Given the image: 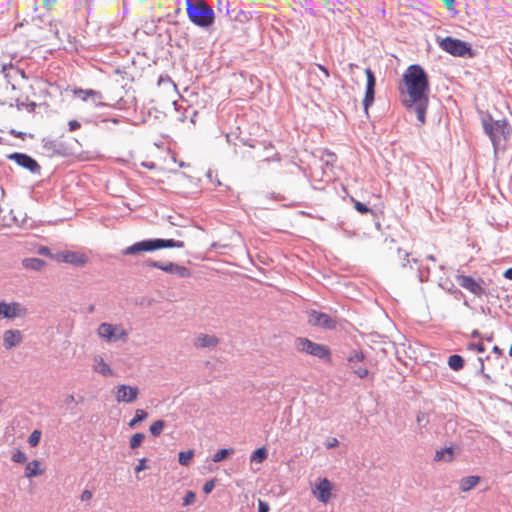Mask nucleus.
<instances>
[{"label":"nucleus","instance_id":"21","mask_svg":"<svg viewBox=\"0 0 512 512\" xmlns=\"http://www.w3.org/2000/svg\"><path fill=\"white\" fill-rule=\"evenodd\" d=\"M481 478L479 476H466L463 477L460 482V489L463 492H468L472 490L476 485L480 482Z\"/></svg>","mask_w":512,"mask_h":512},{"label":"nucleus","instance_id":"15","mask_svg":"<svg viewBox=\"0 0 512 512\" xmlns=\"http://www.w3.org/2000/svg\"><path fill=\"white\" fill-rule=\"evenodd\" d=\"M54 260L77 267H82L87 263V257L84 254L75 251H62L56 253Z\"/></svg>","mask_w":512,"mask_h":512},{"label":"nucleus","instance_id":"62","mask_svg":"<svg viewBox=\"0 0 512 512\" xmlns=\"http://www.w3.org/2000/svg\"><path fill=\"white\" fill-rule=\"evenodd\" d=\"M25 106H26L25 102H20L19 100L16 101V107H17L18 110H21Z\"/></svg>","mask_w":512,"mask_h":512},{"label":"nucleus","instance_id":"63","mask_svg":"<svg viewBox=\"0 0 512 512\" xmlns=\"http://www.w3.org/2000/svg\"><path fill=\"white\" fill-rule=\"evenodd\" d=\"M472 338H481V334L478 330H473L471 333Z\"/></svg>","mask_w":512,"mask_h":512},{"label":"nucleus","instance_id":"37","mask_svg":"<svg viewBox=\"0 0 512 512\" xmlns=\"http://www.w3.org/2000/svg\"><path fill=\"white\" fill-rule=\"evenodd\" d=\"M144 439H145L144 433H140V432L135 433L130 439V448L136 449V448L140 447L142 442L144 441Z\"/></svg>","mask_w":512,"mask_h":512},{"label":"nucleus","instance_id":"22","mask_svg":"<svg viewBox=\"0 0 512 512\" xmlns=\"http://www.w3.org/2000/svg\"><path fill=\"white\" fill-rule=\"evenodd\" d=\"M22 265L26 269L39 271L44 267L45 261L42 259H39V258L29 257V258H24L22 260Z\"/></svg>","mask_w":512,"mask_h":512},{"label":"nucleus","instance_id":"32","mask_svg":"<svg viewBox=\"0 0 512 512\" xmlns=\"http://www.w3.org/2000/svg\"><path fill=\"white\" fill-rule=\"evenodd\" d=\"M170 274L177 275L180 278H188L191 276V272L187 267L176 263L174 264Z\"/></svg>","mask_w":512,"mask_h":512},{"label":"nucleus","instance_id":"14","mask_svg":"<svg viewBox=\"0 0 512 512\" xmlns=\"http://www.w3.org/2000/svg\"><path fill=\"white\" fill-rule=\"evenodd\" d=\"M138 394V387H132L126 384H121L114 388L115 399L119 403H132L137 399Z\"/></svg>","mask_w":512,"mask_h":512},{"label":"nucleus","instance_id":"17","mask_svg":"<svg viewBox=\"0 0 512 512\" xmlns=\"http://www.w3.org/2000/svg\"><path fill=\"white\" fill-rule=\"evenodd\" d=\"M43 148L51 153L52 155L66 156L68 155L67 148L64 143L52 140V139H44L43 140Z\"/></svg>","mask_w":512,"mask_h":512},{"label":"nucleus","instance_id":"27","mask_svg":"<svg viewBox=\"0 0 512 512\" xmlns=\"http://www.w3.org/2000/svg\"><path fill=\"white\" fill-rule=\"evenodd\" d=\"M453 459V450L451 447H446L442 450L436 451L434 460L435 461H451Z\"/></svg>","mask_w":512,"mask_h":512},{"label":"nucleus","instance_id":"16","mask_svg":"<svg viewBox=\"0 0 512 512\" xmlns=\"http://www.w3.org/2000/svg\"><path fill=\"white\" fill-rule=\"evenodd\" d=\"M332 483L327 478L320 479L312 490L318 501L327 504L332 496Z\"/></svg>","mask_w":512,"mask_h":512},{"label":"nucleus","instance_id":"45","mask_svg":"<svg viewBox=\"0 0 512 512\" xmlns=\"http://www.w3.org/2000/svg\"><path fill=\"white\" fill-rule=\"evenodd\" d=\"M215 487V481L213 479L211 480H208L205 482V484L203 485V492L205 494H209L212 492V490L214 489Z\"/></svg>","mask_w":512,"mask_h":512},{"label":"nucleus","instance_id":"57","mask_svg":"<svg viewBox=\"0 0 512 512\" xmlns=\"http://www.w3.org/2000/svg\"><path fill=\"white\" fill-rule=\"evenodd\" d=\"M317 67L324 73L326 78L329 77V71L325 66L318 64Z\"/></svg>","mask_w":512,"mask_h":512},{"label":"nucleus","instance_id":"56","mask_svg":"<svg viewBox=\"0 0 512 512\" xmlns=\"http://www.w3.org/2000/svg\"><path fill=\"white\" fill-rule=\"evenodd\" d=\"M503 276L506 278V279H509V280H512V267L511 268H508Z\"/></svg>","mask_w":512,"mask_h":512},{"label":"nucleus","instance_id":"59","mask_svg":"<svg viewBox=\"0 0 512 512\" xmlns=\"http://www.w3.org/2000/svg\"><path fill=\"white\" fill-rule=\"evenodd\" d=\"M35 107H36L35 102L26 103V106H25V108H27L30 112L34 111Z\"/></svg>","mask_w":512,"mask_h":512},{"label":"nucleus","instance_id":"34","mask_svg":"<svg viewBox=\"0 0 512 512\" xmlns=\"http://www.w3.org/2000/svg\"><path fill=\"white\" fill-rule=\"evenodd\" d=\"M164 427L165 422L163 420H157L150 425L149 431L152 436L157 437L162 433Z\"/></svg>","mask_w":512,"mask_h":512},{"label":"nucleus","instance_id":"3","mask_svg":"<svg viewBox=\"0 0 512 512\" xmlns=\"http://www.w3.org/2000/svg\"><path fill=\"white\" fill-rule=\"evenodd\" d=\"M189 20L196 26L207 29L215 22V12L208 2H185Z\"/></svg>","mask_w":512,"mask_h":512},{"label":"nucleus","instance_id":"39","mask_svg":"<svg viewBox=\"0 0 512 512\" xmlns=\"http://www.w3.org/2000/svg\"><path fill=\"white\" fill-rule=\"evenodd\" d=\"M41 439V431L34 430L28 437V443L31 447H35L39 444Z\"/></svg>","mask_w":512,"mask_h":512},{"label":"nucleus","instance_id":"20","mask_svg":"<svg viewBox=\"0 0 512 512\" xmlns=\"http://www.w3.org/2000/svg\"><path fill=\"white\" fill-rule=\"evenodd\" d=\"M94 370H95V372H97L105 377H109V376L113 375V371L110 368V366L100 356H96L94 358Z\"/></svg>","mask_w":512,"mask_h":512},{"label":"nucleus","instance_id":"6","mask_svg":"<svg viewBox=\"0 0 512 512\" xmlns=\"http://www.w3.org/2000/svg\"><path fill=\"white\" fill-rule=\"evenodd\" d=\"M456 281L461 288L467 290L478 298L491 295V293L484 287L485 280L481 277L475 279L472 276L457 274Z\"/></svg>","mask_w":512,"mask_h":512},{"label":"nucleus","instance_id":"26","mask_svg":"<svg viewBox=\"0 0 512 512\" xmlns=\"http://www.w3.org/2000/svg\"><path fill=\"white\" fill-rule=\"evenodd\" d=\"M267 456V449L265 447H260L253 451L250 457V461L255 463H262L263 461L266 460Z\"/></svg>","mask_w":512,"mask_h":512},{"label":"nucleus","instance_id":"47","mask_svg":"<svg viewBox=\"0 0 512 512\" xmlns=\"http://www.w3.org/2000/svg\"><path fill=\"white\" fill-rule=\"evenodd\" d=\"M397 252H398V255L400 258H402V263L401 265L403 267H405L407 265V263L409 262V253L408 252H403V255H402V250L400 248L397 249Z\"/></svg>","mask_w":512,"mask_h":512},{"label":"nucleus","instance_id":"46","mask_svg":"<svg viewBox=\"0 0 512 512\" xmlns=\"http://www.w3.org/2000/svg\"><path fill=\"white\" fill-rule=\"evenodd\" d=\"M38 253L43 256H48L54 259L55 254H52L51 250L46 246H40L38 249Z\"/></svg>","mask_w":512,"mask_h":512},{"label":"nucleus","instance_id":"4","mask_svg":"<svg viewBox=\"0 0 512 512\" xmlns=\"http://www.w3.org/2000/svg\"><path fill=\"white\" fill-rule=\"evenodd\" d=\"M484 132L489 136L495 149L501 141L506 139L507 121L504 119L494 120L490 115L482 120Z\"/></svg>","mask_w":512,"mask_h":512},{"label":"nucleus","instance_id":"31","mask_svg":"<svg viewBox=\"0 0 512 512\" xmlns=\"http://www.w3.org/2000/svg\"><path fill=\"white\" fill-rule=\"evenodd\" d=\"M170 274L177 275L180 278H188L191 276V272L187 267L176 263L174 264Z\"/></svg>","mask_w":512,"mask_h":512},{"label":"nucleus","instance_id":"2","mask_svg":"<svg viewBox=\"0 0 512 512\" xmlns=\"http://www.w3.org/2000/svg\"><path fill=\"white\" fill-rule=\"evenodd\" d=\"M183 241L174 239L150 238L135 242L123 250L124 255H135L141 252H153L164 248H184Z\"/></svg>","mask_w":512,"mask_h":512},{"label":"nucleus","instance_id":"33","mask_svg":"<svg viewBox=\"0 0 512 512\" xmlns=\"http://www.w3.org/2000/svg\"><path fill=\"white\" fill-rule=\"evenodd\" d=\"M148 417V413L143 409H137L135 411L134 418L129 422V427L134 428L138 423L144 421Z\"/></svg>","mask_w":512,"mask_h":512},{"label":"nucleus","instance_id":"50","mask_svg":"<svg viewBox=\"0 0 512 512\" xmlns=\"http://www.w3.org/2000/svg\"><path fill=\"white\" fill-rule=\"evenodd\" d=\"M9 134H11V135H13V136H15V137H17V138H20V139H22V140H24V139H25V137H26V135H27L25 132L17 131V130H15V129H11V130L9 131Z\"/></svg>","mask_w":512,"mask_h":512},{"label":"nucleus","instance_id":"35","mask_svg":"<svg viewBox=\"0 0 512 512\" xmlns=\"http://www.w3.org/2000/svg\"><path fill=\"white\" fill-rule=\"evenodd\" d=\"M193 455V450L181 451L178 454V462L183 466H187L190 463Z\"/></svg>","mask_w":512,"mask_h":512},{"label":"nucleus","instance_id":"19","mask_svg":"<svg viewBox=\"0 0 512 512\" xmlns=\"http://www.w3.org/2000/svg\"><path fill=\"white\" fill-rule=\"evenodd\" d=\"M218 344V339L213 335L200 334L195 338L194 345L197 348H213Z\"/></svg>","mask_w":512,"mask_h":512},{"label":"nucleus","instance_id":"1","mask_svg":"<svg viewBox=\"0 0 512 512\" xmlns=\"http://www.w3.org/2000/svg\"><path fill=\"white\" fill-rule=\"evenodd\" d=\"M402 81L404 87L399 88L400 93L406 95L403 105L416 114L421 125L425 124L430 92L428 74L421 65L412 64L403 73Z\"/></svg>","mask_w":512,"mask_h":512},{"label":"nucleus","instance_id":"28","mask_svg":"<svg viewBox=\"0 0 512 512\" xmlns=\"http://www.w3.org/2000/svg\"><path fill=\"white\" fill-rule=\"evenodd\" d=\"M74 95L83 101H88L90 96L99 97L96 90L77 88L73 91Z\"/></svg>","mask_w":512,"mask_h":512},{"label":"nucleus","instance_id":"24","mask_svg":"<svg viewBox=\"0 0 512 512\" xmlns=\"http://www.w3.org/2000/svg\"><path fill=\"white\" fill-rule=\"evenodd\" d=\"M174 264H175L174 262L162 263V262L155 261L152 259H149L146 261V266L160 269L166 273H171Z\"/></svg>","mask_w":512,"mask_h":512},{"label":"nucleus","instance_id":"18","mask_svg":"<svg viewBox=\"0 0 512 512\" xmlns=\"http://www.w3.org/2000/svg\"><path fill=\"white\" fill-rule=\"evenodd\" d=\"M23 336L20 330L9 329L3 334V344L6 349H12L22 342Z\"/></svg>","mask_w":512,"mask_h":512},{"label":"nucleus","instance_id":"43","mask_svg":"<svg viewBox=\"0 0 512 512\" xmlns=\"http://www.w3.org/2000/svg\"><path fill=\"white\" fill-rule=\"evenodd\" d=\"M196 495L193 491H188L183 498V505H191L195 501Z\"/></svg>","mask_w":512,"mask_h":512},{"label":"nucleus","instance_id":"13","mask_svg":"<svg viewBox=\"0 0 512 512\" xmlns=\"http://www.w3.org/2000/svg\"><path fill=\"white\" fill-rule=\"evenodd\" d=\"M364 358L363 352L358 350L351 351L347 357L349 368L361 379L366 378L369 374L367 368L360 366Z\"/></svg>","mask_w":512,"mask_h":512},{"label":"nucleus","instance_id":"29","mask_svg":"<svg viewBox=\"0 0 512 512\" xmlns=\"http://www.w3.org/2000/svg\"><path fill=\"white\" fill-rule=\"evenodd\" d=\"M234 450L232 448H224L218 450L212 457V461L215 463L225 460L228 456L232 455Z\"/></svg>","mask_w":512,"mask_h":512},{"label":"nucleus","instance_id":"8","mask_svg":"<svg viewBox=\"0 0 512 512\" xmlns=\"http://www.w3.org/2000/svg\"><path fill=\"white\" fill-rule=\"evenodd\" d=\"M440 47L445 52L457 57H464L467 54L471 55L472 51L469 43L449 36L441 40Z\"/></svg>","mask_w":512,"mask_h":512},{"label":"nucleus","instance_id":"53","mask_svg":"<svg viewBox=\"0 0 512 512\" xmlns=\"http://www.w3.org/2000/svg\"><path fill=\"white\" fill-rule=\"evenodd\" d=\"M264 161H267V162H271V161H273V162H279V161H281V156H280V154H279V153H277V152H276V153H274V154H273V156H271V157H269V156H268V157H266V158L264 159Z\"/></svg>","mask_w":512,"mask_h":512},{"label":"nucleus","instance_id":"55","mask_svg":"<svg viewBox=\"0 0 512 512\" xmlns=\"http://www.w3.org/2000/svg\"><path fill=\"white\" fill-rule=\"evenodd\" d=\"M338 443H339V442H338V440H337L336 438H331V439L327 442L326 447H327V448H334V447H336V446L338 445Z\"/></svg>","mask_w":512,"mask_h":512},{"label":"nucleus","instance_id":"41","mask_svg":"<svg viewBox=\"0 0 512 512\" xmlns=\"http://www.w3.org/2000/svg\"><path fill=\"white\" fill-rule=\"evenodd\" d=\"M352 201L354 202V208L361 214H367L372 213V210L364 203L355 200L352 198Z\"/></svg>","mask_w":512,"mask_h":512},{"label":"nucleus","instance_id":"12","mask_svg":"<svg viewBox=\"0 0 512 512\" xmlns=\"http://www.w3.org/2000/svg\"><path fill=\"white\" fill-rule=\"evenodd\" d=\"M27 314L28 309L19 302H0V316L4 318L13 319L16 317H25Z\"/></svg>","mask_w":512,"mask_h":512},{"label":"nucleus","instance_id":"61","mask_svg":"<svg viewBox=\"0 0 512 512\" xmlns=\"http://www.w3.org/2000/svg\"><path fill=\"white\" fill-rule=\"evenodd\" d=\"M449 284H450V286H451V287H448V286H447V282H445V283H439V286H440V287H442L443 289H447V290L451 291V288H453V287H454V285H453L451 282H449Z\"/></svg>","mask_w":512,"mask_h":512},{"label":"nucleus","instance_id":"23","mask_svg":"<svg viewBox=\"0 0 512 512\" xmlns=\"http://www.w3.org/2000/svg\"><path fill=\"white\" fill-rule=\"evenodd\" d=\"M43 472L44 470L40 468V462L38 460L29 462L25 467V477L27 478L42 475Z\"/></svg>","mask_w":512,"mask_h":512},{"label":"nucleus","instance_id":"48","mask_svg":"<svg viewBox=\"0 0 512 512\" xmlns=\"http://www.w3.org/2000/svg\"><path fill=\"white\" fill-rule=\"evenodd\" d=\"M269 504L263 500H258V512H269Z\"/></svg>","mask_w":512,"mask_h":512},{"label":"nucleus","instance_id":"58","mask_svg":"<svg viewBox=\"0 0 512 512\" xmlns=\"http://www.w3.org/2000/svg\"><path fill=\"white\" fill-rule=\"evenodd\" d=\"M52 3H53V2H50V1H47V2H41V8H42L43 10H49V9H50V7H51V4H52Z\"/></svg>","mask_w":512,"mask_h":512},{"label":"nucleus","instance_id":"49","mask_svg":"<svg viewBox=\"0 0 512 512\" xmlns=\"http://www.w3.org/2000/svg\"><path fill=\"white\" fill-rule=\"evenodd\" d=\"M146 458H142L139 460V463L137 464V466L135 467V472H141L145 469H147V466H146Z\"/></svg>","mask_w":512,"mask_h":512},{"label":"nucleus","instance_id":"60","mask_svg":"<svg viewBox=\"0 0 512 512\" xmlns=\"http://www.w3.org/2000/svg\"><path fill=\"white\" fill-rule=\"evenodd\" d=\"M206 176H207V178H208L211 182H213V181H214V180H213L214 176L216 177L217 175H216L212 170H209V171L206 173Z\"/></svg>","mask_w":512,"mask_h":512},{"label":"nucleus","instance_id":"42","mask_svg":"<svg viewBox=\"0 0 512 512\" xmlns=\"http://www.w3.org/2000/svg\"><path fill=\"white\" fill-rule=\"evenodd\" d=\"M97 94L99 97L96 96H90L89 100L93 103L95 107H103L106 104L102 102L103 95L100 91H97Z\"/></svg>","mask_w":512,"mask_h":512},{"label":"nucleus","instance_id":"40","mask_svg":"<svg viewBox=\"0 0 512 512\" xmlns=\"http://www.w3.org/2000/svg\"><path fill=\"white\" fill-rule=\"evenodd\" d=\"M11 460L15 463H25L27 461V456L24 452H22L21 450L17 449L13 452L12 456H11Z\"/></svg>","mask_w":512,"mask_h":512},{"label":"nucleus","instance_id":"36","mask_svg":"<svg viewBox=\"0 0 512 512\" xmlns=\"http://www.w3.org/2000/svg\"><path fill=\"white\" fill-rule=\"evenodd\" d=\"M365 74H366V78H367V81H366V89L370 90H375V87H376V77L373 73V71L370 69V68H366L365 69Z\"/></svg>","mask_w":512,"mask_h":512},{"label":"nucleus","instance_id":"9","mask_svg":"<svg viewBox=\"0 0 512 512\" xmlns=\"http://www.w3.org/2000/svg\"><path fill=\"white\" fill-rule=\"evenodd\" d=\"M307 321L311 326L327 330L335 329L337 326V321L335 318L331 317L327 313L314 309L307 312Z\"/></svg>","mask_w":512,"mask_h":512},{"label":"nucleus","instance_id":"54","mask_svg":"<svg viewBox=\"0 0 512 512\" xmlns=\"http://www.w3.org/2000/svg\"><path fill=\"white\" fill-rule=\"evenodd\" d=\"M447 9L451 12L453 16H455L458 12L455 10L454 6L456 2H445Z\"/></svg>","mask_w":512,"mask_h":512},{"label":"nucleus","instance_id":"11","mask_svg":"<svg viewBox=\"0 0 512 512\" xmlns=\"http://www.w3.org/2000/svg\"><path fill=\"white\" fill-rule=\"evenodd\" d=\"M7 158L9 160L15 161L17 165L27 169L33 174L39 175L41 173V166L39 163L26 153L14 152L9 154Z\"/></svg>","mask_w":512,"mask_h":512},{"label":"nucleus","instance_id":"7","mask_svg":"<svg viewBox=\"0 0 512 512\" xmlns=\"http://www.w3.org/2000/svg\"><path fill=\"white\" fill-rule=\"evenodd\" d=\"M97 334L106 342H117L119 340L126 341L128 337L127 331L121 325H113L110 323H101L97 329Z\"/></svg>","mask_w":512,"mask_h":512},{"label":"nucleus","instance_id":"44","mask_svg":"<svg viewBox=\"0 0 512 512\" xmlns=\"http://www.w3.org/2000/svg\"><path fill=\"white\" fill-rule=\"evenodd\" d=\"M468 350H476L478 353H483L485 351V346L483 343H469L467 345Z\"/></svg>","mask_w":512,"mask_h":512},{"label":"nucleus","instance_id":"25","mask_svg":"<svg viewBox=\"0 0 512 512\" xmlns=\"http://www.w3.org/2000/svg\"><path fill=\"white\" fill-rule=\"evenodd\" d=\"M448 365L454 371H459L464 367V359L458 354H453L448 358Z\"/></svg>","mask_w":512,"mask_h":512},{"label":"nucleus","instance_id":"10","mask_svg":"<svg viewBox=\"0 0 512 512\" xmlns=\"http://www.w3.org/2000/svg\"><path fill=\"white\" fill-rule=\"evenodd\" d=\"M235 4L237 2H218L219 10L222 11L225 8L226 14L231 20L240 23L248 22L252 18V12L238 8Z\"/></svg>","mask_w":512,"mask_h":512},{"label":"nucleus","instance_id":"38","mask_svg":"<svg viewBox=\"0 0 512 512\" xmlns=\"http://www.w3.org/2000/svg\"><path fill=\"white\" fill-rule=\"evenodd\" d=\"M31 7L33 8V15L31 16L32 21L36 19L40 20L41 22L49 21L48 19H46L45 13H37L39 9L37 2H31Z\"/></svg>","mask_w":512,"mask_h":512},{"label":"nucleus","instance_id":"5","mask_svg":"<svg viewBox=\"0 0 512 512\" xmlns=\"http://www.w3.org/2000/svg\"><path fill=\"white\" fill-rule=\"evenodd\" d=\"M295 348L299 352L306 353L313 357H316L321 360L330 361L331 360V352L330 349L323 344H319L311 341L305 337H298L295 339Z\"/></svg>","mask_w":512,"mask_h":512},{"label":"nucleus","instance_id":"52","mask_svg":"<svg viewBox=\"0 0 512 512\" xmlns=\"http://www.w3.org/2000/svg\"><path fill=\"white\" fill-rule=\"evenodd\" d=\"M92 498V492L90 490H84L80 496L81 501H88Z\"/></svg>","mask_w":512,"mask_h":512},{"label":"nucleus","instance_id":"64","mask_svg":"<svg viewBox=\"0 0 512 512\" xmlns=\"http://www.w3.org/2000/svg\"><path fill=\"white\" fill-rule=\"evenodd\" d=\"M74 401H75L74 395H72V394H71V395H68V396L66 397V403H67V404L72 403V402H74Z\"/></svg>","mask_w":512,"mask_h":512},{"label":"nucleus","instance_id":"51","mask_svg":"<svg viewBox=\"0 0 512 512\" xmlns=\"http://www.w3.org/2000/svg\"><path fill=\"white\" fill-rule=\"evenodd\" d=\"M68 126L70 131H75L79 129L81 125L77 120H70Z\"/></svg>","mask_w":512,"mask_h":512},{"label":"nucleus","instance_id":"30","mask_svg":"<svg viewBox=\"0 0 512 512\" xmlns=\"http://www.w3.org/2000/svg\"><path fill=\"white\" fill-rule=\"evenodd\" d=\"M374 100H375V90L365 89V96H364L362 104H363V107H364V110L366 113H368L369 107L373 105Z\"/></svg>","mask_w":512,"mask_h":512}]
</instances>
